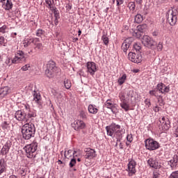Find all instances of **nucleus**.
<instances>
[{"instance_id":"5","label":"nucleus","mask_w":178,"mask_h":178,"mask_svg":"<svg viewBox=\"0 0 178 178\" xmlns=\"http://www.w3.org/2000/svg\"><path fill=\"white\" fill-rule=\"evenodd\" d=\"M167 22L170 26H175L177 22V10H169L166 15Z\"/></svg>"},{"instance_id":"31","label":"nucleus","mask_w":178,"mask_h":178,"mask_svg":"<svg viewBox=\"0 0 178 178\" xmlns=\"http://www.w3.org/2000/svg\"><path fill=\"white\" fill-rule=\"evenodd\" d=\"M143 20H144V18L143 17V15H141L140 14H137L135 16V18H134L135 23H138V24L142 23Z\"/></svg>"},{"instance_id":"23","label":"nucleus","mask_w":178,"mask_h":178,"mask_svg":"<svg viewBox=\"0 0 178 178\" xmlns=\"http://www.w3.org/2000/svg\"><path fill=\"white\" fill-rule=\"evenodd\" d=\"M120 106L125 112H128V111H131V108H130V104L127 102H122L120 104Z\"/></svg>"},{"instance_id":"14","label":"nucleus","mask_w":178,"mask_h":178,"mask_svg":"<svg viewBox=\"0 0 178 178\" xmlns=\"http://www.w3.org/2000/svg\"><path fill=\"white\" fill-rule=\"evenodd\" d=\"M15 118L19 122H27V114L24 111H17L15 113Z\"/></svg>"},{"instance_id":"58","label":"nucleus","mask_w":178,"mask_h":178,"mask_svg":"<svg viewBox=\"0 0 178 178\" xmlns=\"http://www.w3.org/2000/svg\"><path fill=\"white\" fill-rule=\"evenodd\" d=\"M159 176H161V174H159L158 172L156 171L153 172L152 178H159Z\"/></svg>"},{"instance_id":"2","label":"nucleus","mask_w":178,"mask_h":178,"mask_svg":"<svg viewBox=\"0 0 178 178\" xmlns=\"http://www.w3.org/2000/svg\"><path fill=\"white\" fill-rule=\"evenodd\" d=\"M22 137L24 140H30L35 136V127L31 122L26 123L22 128Z\"/></svg>"},{"instance_id":"32","label":"nucleus","mask_w":178,"mask_h":178,"mask_svg":"<svg viewBox=\"0 0 178 178\" xmlns=\"http://www.w3.org/2000/svg\"><path fill=\"white\" fill-rule=\"evenodd\" d=\"M129 48H130V43H128L127 42H124L121 47V49H122V51L126 54Z\"/></svg>"},{"instance_id":"28","label":"nucleus","mask_w":178,"mask_h":178,"mask_svg":"<svg viewBox=\"0 0 178 178\" xmlns=\"http://www.w3.org/2000/svg\"><path fill=\"white\" fill-rule=\"evenodd\" d=\"M127 79V76L126 74H122L121 77H120L118 80V83L119 86H123L124 83L126 82V79Z\"/></svg>"},{"instance_id":"35","label":"nucleus","mask_w":178,"mask_h":178,"mask_svg":"<svg viewBox=\"0 0 178 178\" xmlns=\"http://www.w3.org/2000/svg\"><path fill=\"white\" fill-rule=\"evenodd\" d=\"M64 86L67 90H70L72 87V82L69 79H65Z\"/></svg>"},{"instance_id":"40","label":"nucleus","mask_w":178,"mask_h":178,"mask_svg":"<svg viewBox=\"0 0 178 178\" xmlns=\"http://www.w3.org/2000/svg\"><path fill=\"white\" fill-rule=\"evenodd\" d=\"M44 34H45V31H44L42 29H38L36 31L35 35L37 37H42V35H44Z\"/></svg>"},{"instance_id":"64","label":"nucleus","mask_w":178,"mask_h":178,"mask_svg":"<svg viewBox=\"0 0 178 178\" xmlns=\"http://www.w3.org/2000/svg\"><path fill=\"white\" fill-rule=\"evenodd\" d=\"M175 135L177 136V137H178V127H177V129L175 130Z\"/></svg>"},{"instance_id":"8","label":"nucleus","mask_w":178,"mask_h":178,"mask_svg":"<svg viewBox=\"0 0 178 178\" xmlns=\"http://www.w3.org/2000/svg\"><path fill=\"white\" fill-rule=\"evenodd\" d=\"M142 44H143L144 47H147V48H155L156 42L154 41L148 35H145L142 38Z\"/></svg>"},{"instance_id":"38","label":"nucleus","mask_w":178,"mask_h":178,"mask_svg":"<svg viewBox=\"0 0 178 178\" xmlns=\"http://www.w3.org/2000/svg\"><path fill=\"white\" fill-rule=\"evenodd\" d=\"M9 31V28L6 25H3L0 28V33H2V34H5L6 33H8Z\"/></svg>"},{"instance_id":"19","label":"nucleus","mask_w":178,"mask_h":178,"mask_svg":"<svg viewBox=\"0 0 178 178\" xmlns=\"http://www.w3.org/2000/svg\"><path fill=\"white\" fill-rule=\"evenodd\" d=\"M3 173H6V163H5V159H0V176H2Z\"/></svg>"},{"instance_id":"63","label":"nucleus","mask_w":178,"mask_h":178,"mask_svg":"<svg viewBox=\"0 0 178 178\" xmlns=\"http://www.w3.org/2000/svg\"><path fill=\"white\" fill-rule=\"evenodd\" d=\"M9 178H17V176L15 175H12L9 176Z\"/></svg>"},{"instance_id":"53","label":"nucleus","mask_w":178,"mask_h":178,"mask_svg":"<svg viewBox=\"0 0 178 178\" xmlns=\"http://www.w3.org/2000/svg\"><path fill=\"white\" fill-rule=\"evenodd\" d=\"M80 116H81V119H87V113L84 111H81L80 113Z\"/></svg>"},{"instance_id":"21","label":"nucleus","mask_w":178,"mask_h":178,"mask_svg":"<svg viewBox=\"0 0 178 178\" xmlns=\"http://www.w3.org/2000/svg\"><path fill=\"white\" fill-rule=\"evenodd\" d=\"M46 7L50 10L55 9L56 6H55V1L54 0H45Z\"/></svg>"},{"instance_id":"11","label":"nucleus","mask_w":178,"mask_h":178,"mask_svg":"<svg viewBox=\"0 0 178 178\" xmlns=\"http://www.w3.org/2000/svg\"><path fill=\"white\" fill-rule=\"evenodd\" d=\"M160 122L161 123L160 130L163 132L168 131L170 128V121H169V119L166 117H163Z\"/></svg>"},{"instance_id":"39","label":"nucleus","mask_w":178,"mask_h":178,"mask_svg":"<svg viewBox=\"0 0 178 178\" xmlns=\"http://www.w3.org/2000/svg\"><path fill=\"white\" fill-rule=\"evenodd\" d=\"M1 126L3 130H8L9 129V122H3Z\"/></svg>"},{"instance_id":"25","label":"nucleus","mask_w":178,"mask_h":178,"mask_svg":"<svg viewBox=\"0 0 178 178\" xmlns=\"http://www.w3.org/2000/svg\"><path fill=\"white\" fill-rule=\"evenodd\" d=\"M4 5V9L5 10H10L12 8H13V3H12V0H6Z\"/></svg>"},{"instance_id":"54","label":"nucleus","mask_w":178,"mask_h":178,"mask_svg":"<svg viewBox=\"0 0 178 178\" xmlns=\"http://www.w3.org/2000/svg\"><path fill=\"white\" fill-rule=\"evenodd\" d=\"M72 156H73L74 159L80 156V152H78V151H76V150L74 151Z\"/></svg>"},{"instance_id":"51","label":"nucleus","mask_w":178,"mask_h":178,"mask_svg":"<svg viewBox=\"0 0 178 178\" xmlns=\"http://www.w3.org/2000/svg\"><path fill=\"white\" fill-rule=\"evenodd\" d=\"M127 141H128V143H132L133 142V134H130L127 135Z\"/></svg>"},{"instance_id":"48","label":"nucleus","mask_w":178,"mask_h":178,"mask_svg":"<svg viewBox=\"0 0 178 178\" xmlns=\"http://www.w3.org/2000/svg\"><path fill=\"white\" fill-rule=\"evenodd\" d=\"M7 40L3 36H0V45H5L6 44Z\"/></svg>"},{"instance_id":"43","label":"nucleus","mask_w":178,"mask_h":178,"mask_svg":"<svg viewBox=\"0 0 178 178\" xmlns=\"http://www.w3.org/2000/svg\"><path fill=\"white\" fill-rule=\"evenodd\" d=\"M30 69H31V65L26 64L21 68V70H22V72H27V70H30Z\"/></svg>"},{"instance_id":"22","label":"nucleus","mask_w":178,"mask_h":178,"mask_svg":"<svg viewBox=\"0 0 178 178\" xmlns=\"http://www.w3.org/2000/svg\"><path fill=\"white\" fill-rule=\"evenodd\" d=\"M33 101H35V102L37 104H40V101H41V95L40 94V92L35 90L33 91Z\"/></svg>"},{"instance_id":"30","label":"nucleus","mask_w":178,"mask_h":178,"mask_svg":"<svg viewBox=\"0 0 178 178\" xmlns=\"http://www.w3.org/2000/svg\"><path fill=\"white\" fill-rule=\"evenodd\" d=\"M33 41H34V38L26 39L24 42V48H27V47H29V45H31Z\"/></svg>"},{"instance_id":"3","label":"nucleus","mask_w":178,"mask_h":178,"mask_svg":"<svg viewBox=\"0 0 178 178\" xmlns=\"http://www.w3.org/2000/svg\"><path fill=\"white\" fill-rule=\"evenodd\" d=\"M38 147V143H37V141L33 140L32 143H31L30 145H26L24 147L27 158H29L30 159L35 158V155H37L35 151H37Z\"/></svg>"},{"instance_id":"55","label":"nucleus","mask_w":178,"mask_h":178,"mask_svg":"<svg viewBox=\"0 0 178 178\" xmlns=\"http://www.w3.org/2000/svg\"><path fill=\"white\" fill-rule=\"evenodd\" d=\"M145 104L148 108H149V106H151V100H149V99H145Z\"/></svg>"},{"instance_id":"12","label":"nucleus","mask_w":178,"mask_h":178,"mask_svg":"<svg viewBox=\"0 0 178 178\" xmlns=\"http://www.w3.org/2000/svg\"><path fill=\"white\" fill-rule=\"evenodd\" d=\"M128 58L131 62H133L134 63H140V62L143 60V56L141 54H136L134 52H129L128 54Z\"/></svg>"},{"instance_id":"26","label":"nucleus","mask_w":178,"mask_h":178,"mask_svg":"<svg viewBox=\"0 0 178 178\" xmlns=\"http://www.w3.org/2000/svg\"><path fill=\"white\" fill-rule=\"evenodd\" d=\"M26 115V120L31 119V118H35L37 116V113L35 110L31 109L28 112L25 113Z\"/></svg>"},{"instance_id":"27","label":"nucleus","mask_w":178,"mask_h":178,"mask_svg":"<svg viewBox=\"0 0 178 178\" xmlns=\"http://www.w3.org/2000/svg\"><path fill=\"white\" fill-rule=\"evenodd\" d=\"M9 87L8 86H5L3 88H0V95H1V97H5V95H8L9 94Z\"/></svg>"},{"instance_id":"36","label":"nucleus","mask_w":178,"mask_h":178,"mask_svg":"<svg viewBox=\"0 0 178 178\" xmlns=\"http://www.w3.org/2000/svg\"><path fill=\"white\" fill-rule=\"evenodd\" d=\"M147 24H142V25H139L138 26V31H140V33H145V31L147 30Z\"/></svg>"},{"instance_id":"52","label":"nucleus","mask_w":178,"mask_h":178,"mask_svg":"<svg viewBox=\"0 0 178 178\" xmlns=\"http://www.w3.org/2000/svg\"><path fill=\"white\" fill-rule=\"evenodd\" d=\"M163 48V44H162L161 42H159V44H157V51H162Z\"/></svg>"},{"instance_id":"46","label":"nucleus","mask_w":178,"mask_h":178,"mask_svg":"<svg viewBox=\"0 0 178 178\" xmlns=\"http://www.w3.org/2000/svg\"><path fill=\"white\" fill-rule=\"evenodd\" d=\"M120 99L121 102H127V98H126V95H124V94H121L120 95Z\"/></svg>"},{"instance_id":"20","label":"nucleus","mask_w":178,"mask_h":178,"mask_svg":"<svg viewBox=\"0 0 178 178\" xmlns=\"http://www.w3.org/2000/svg\"><path fill=\"white\" fill-rule=\"evenodd\" d=\"M33 45L35 49H42V43L40 42V38H33Z\"/></svg>"},{"instance_id":"45","label":"nucleus","mask_w":178,"mask_h":178,"mask_svg":"<svg viewBox=\"0 0 178 178\" xmlns=\"http://www.w3.org/2000/svg\"><path fill=\"white\" fill-rule=\"evenodd\" d=\"M134 48L136 51V52H140V50L141 49V44L138 43H135L134 44Z\"/></svg>"},{"instance_id":"47","label":"nucleus","mask_w":178,"mask_h":178,"mask_svg":"<svg viewBox=\"0 0 178 178\" xmlns=\"http://www.w3.org/2000/svg\"><path fill=\"white\" fill-rule=\"evenodd\" d=\"M76 163V159L73 158L71 159L69 166L70 168H73Z\"/></svg>"},{"instance_id":"61","label":"nucleus","mask_w":178,"mask_h":178,"mask_svg":"<svg viewBox=\"0 0 178 178\" xmlns=\"http://www.w3.org/2000/svg\"><path fill=\"white\" fill-rule=\"evenodd\" d=\"M136 3H138V5H141L143 3V0H135Z\"/></svg>"},{"instance_id":"4","label":"nucleus","mask_w":178,"mask_h":178,"mask_svg":"<svg viewBox=\"0 0 178 178\" xmlns=\"http://www.w3.org/2000/svg\"><path fill=\"white\" fill-rule=\"evenodd\" d=\"M56 70H58V67L54 61H49L47 65V69L45 70V74L47 77L51 79L55 76V73H56Z\"/></svg>"},{"instance_id":"10","label":"nucleus","mask_w":178,"mask_h":178,"mask_svg":"<svg viewBox=\"0 0 178 178\" xmlns=\"http://www.w3.org/2000/svg\"><path fill=\"white\" fill-rule=\"evenodd\" d=\"M72 127L76 131L86 129V122L81 120H76L71 124Z\"/></svg>"},{"instance_id":"6","label":"nucleus","mask_w":178,"mask_h":178,"mask_svg":"<svg viewBox=\"0 0 178 178\" xmlns=\"http://www.w3.org/2000/svg\"><path fill=\"white\" fill-rule=\"evenodd\" d=\"M145 146L146 149H149V151H155V149H158L160 147L159 143L152 138H148L145 140Z\"/></svg>"},{"instance_id":"62","label":"nucleus","mask_w":178,"mask_h":178,"mask_svg":"<svg viewBox=\"0 0 178 178\" xmlns=\"http://www.w3.org/2000/svg\"><path fill=\"white\" fill-rule=\"evenodd\" d=\"M132 72H133V73H138V72H140V70H138V69H134V70H132Z\"/></svg>"},{"instance_id":"49","label":"nucleus","mask_w":178,"mask_h":178,"mask_svg":"<svg viewBox=\"0 0 178 178\" xmlns=\"http://www.w3.org/2000/svg\"><path fill=\"white\" fill-rule=\"evenodd\" d=\"M22 108H24V109L26 111V112H29V111L31 110L29 104H23Z\"/></svg>"},{"instance_id":"33","label":"nucleus","mask_w":178,"mask_h":178,"mask_svg":"<svg viewBox=\"0 0 178 178\" xmlns=\"http://www.w3.org/2000/svg\"><path fill=\"white\" fill-rule=\"evenodd\" d=\"M65 158H67V159H70L72 156H73V150L69 149L68 151H65L64 153Z\"/></svg>"},{"instance_id":"56","label":"nucleus","mask_w":178,"mask_h":178,"mask_svg":"<svg viewBox=\"0 0 178 178\" xmlns=\"http://www.w3.org/2000/svg\"><path fill=\"white\" fill-rule=\"evenodd\" d=\"M6 64H7L8 66H10V65H12V59H10V58H7V59L6 60L5 62Z\"/></svg>"},{"instance_id":"34","label":"nucleus","mask_w":178,"mask_h":178,"mask_svg":"<svg viewBox=\"0 0 178 178\" xmlns=\"http://www.w3.org/2000/svg\"><path fill=\"white\" fill-rule=\"evenodd\" d=\"M165 87V84L163 83H159L156 86V90H157V92H160V94H162L163 92V88Z\"/></svg>"},{"instance_id":"17","label":"nucleus","mask_w":178,"mask_h":178,"mask_svg":"<svg viewBox=\"0 0 178 178\" xmlns=\"http://www.w3.org/2000/svg\"><path fill=\"white\" fill-rule=\"evenodd\" d=\"M86 155H85V159H94L95 156H97L96 152L91 148H88L86 150Z\"/></svg>"},{"instance_id":"50","label":"nucleus","mask_w":178,"mask_h":178,"mask_svg":"<svg viewBox=\"0 0 178 178\" xmlns=\"http://www.w3.org/2000/svg\"><path fill=\"white\" fill-rule=\"evenodd\" d=\"M169 91H170V87L165 86L161 94H166V92H169Z\"/></svg>"},{"instance_id":"1","label":"nucleus","mask_w":178,"mask_h":178,"mask_svg":"<svg viewBox=\"0 0 178 178\" xmlns=\"http://www.w3.org/2000/svg\"><path fill=\"white\" fill-rule=\"evenodd\" d=\"M122 129V127L115 122H112L110 125L106 127L107 136L117 140L115 147H118V143H120V141H122V138H123V134L126 131V129Z\"/></svg>"},{"instance_id":"7","label":"nucleus","mask_w":178,"mask_h":178,"mask_svg":"<svg viewBox=\"0 0 178 178\" xmlns=\"http://www.w3.org/2000/svg\"><path fill=\"white\" fill-rule=\"evenodd\" d=\"M26 54L22 50L17 51L15 53V56L12 59V63H22V62H26L27 60Z\"/></svg>"},{"instance_id":"15","label":"nucleus","mask_w":178,"mask_h":178,"mask_svg":"<svg viewBox=\"0 0 178 178\" xmlns=\"http://www.w3.org/2000/svg\"><path fill=\"white\" fill-rule=\"evenodd\" d=\"M10 147H12V141L10 140H7L1 150V155H8V154H9Z\"/></svg>"},{"instance_id":"41","label":"nucleus","mask_w":178,"mask_h":178,"mask_svg":"<svg viewBox=\"0 0 178 178\" xmlns=\"http://www.w3.org/2000/svg\"><path fill=\"white\" fill-rule=\"evenodd\" d=\"M128 8H129V10H132V12H134L136 10V3L133 1H131L128 3Z\"/></svg>"},{"instance_id":"24","label":"nucleus","mask_w":178,"mask_h":178,"mask_svg":"<svg viewBox=\"0 0 178 178\" xmlns=\"http://www.w3.org/2000/svg\"><path fill=\"white\" fill-rule=\"evenodd\" d=\"M88 111L89 113H92V115H97V113H98V108H95V106L92 104L88 106Z\"/></svg>"},{"instance_id":"29","label":"nucleus","mask_w":178,"mask_h":178,"mask_svg":"<svg viewBox=\"0 0 178 178\" xmlns=\"http://www.w3.org/2000/svg\"><path fill=\"white\" fill-rule=\"evenodd\" d=\"M102 40L103 41L104 45L109 44V38H108L106 33L103 32V35L102 37Z\"/></svg>"},{"instance_id":"44","label":"nucleus","mask_w":178,"mask_h":178,"mask_svg":"<svg viewBox=\"0 0 178 178\" xmlns=\"http://www.w3.org/2000/svg\"><path fill=\"white\" fill-rule=\"evenodd\" d=\"M149 94L153 97H156V95H158V90L155 88L154 90L149 91Z\"/></svg>"},{"instance_id":"37","label":"nucleus","mask_w":178,"mask_h":178,"mask_svg":"<svg viewBox=\"0 0 178 178\" xmlns=\"http://www.w3.org/2000/svg\"><path fill=\"white\" fill-rule=\"evenodd\" d=\"M19 175L22 176V177H24L26 175H27V168H20Z\"/></svg>"},{"instance_id":"9","label":"nucleus","mask_w":178,"mask_h":178,"mask_svg":"<svg viewBox=\"0 0 178 178\" xmlns=\"http://www.w3.org/2000/svg\"><path fill=\"white\" fill-rule=\"evenodd\" d=\"M128 170L129 176H133V175H136V166H137V163L133 159H128Z\"/></svg>"},{"instance_id":"59","label":"nucleus","mask_w":178,"mask_h":178,"mask_svg":"<svg viewBox=\"0 0 178 178\" xmlns=\"http://www.w3.org/2000/svg\"><path fill=\"white\" fill-rule=\"evenodd\" d=\"M79 75L82 76V77H86V74L84 73V71H83V70H79Z\"/></svg>"},{"instance_id":"18","label":"nucleus","mask_w":178,"mask_h":178,"mask_svg":"<svg viewBox=\"0 0 178 178\" xmlns=\"http://www.w3.org/2000/svg\"><path fill=\"white\" fill-rule=\"evenodd\" d=\"M105 105L108 109H111L113 113H116V104L112 103L111 99H108L106 102Z\"/></svg>"},{"instance_id":"16","label":"nucleus","mask_w":178,"mask_h":178,"mask_svg":"<svg viewBox=\"0 0 178 178\" xmlns=\"http://www.w3.org/2000/svg\"><path fill=\"white\" fill-rule=\"evenodd\" d=\"M147 164L150 168H153V169H159L161 168V163L153 158H150L147 160Z\"/></svg>"},{"instance_id":"57","label":"nucleus","mask_w":178,"mask_h":178,"mask_svg":"<svg viewBox=\"0 0 178 178\" xmlns=\"http://www.w3.org/2000/svg\"><path fill=\"white\" fill-rule=\"evenodd\" d=\"M117 6H120V5H123L124 1V0H115Z\"/></svg>"},{"instance_id":"42","label":"nucleus","mask_w":178,"mask_h":178,"mask_svg":"<svg viewBox=\"0 0 178 178\" xmlns=\"http://www.w3.org/2000/svg\"><path fill=\"white\" fill-rule=\"evenodd\" d=\"M51 10L53 12L55 19H60V17L59 15V10L56 9V7L55 8V9Z\"/></svg>"},{"instance_id":"13","label":"nucleus","mask_w":178,"mask_h":178,"mask_svg":"<svg viewBox=\"0 0 178 178\" xmlns=\"http://www.w3.org/2000/svg\"><path fill=\"white\" fill-rule=\"evenodd\" d=\"M87 73H89L90 76H94L97 72V64L94 62H88L86 63Z\"/></svg>"},{"instance_id":"60","label":"nucleus","mask_w":178,"mask_h":178,"mask_svg":"<svg viewBox=\"0 0 178 178\" xmlns=\"http://www.w3.org/2000/svg\"><path fill=\"white\" fill-rule=\"evenodd\" d=\"M161 108L159 106H156L154 108H153V111L154 112H159Z\"/></svg>"}]
</instances>
